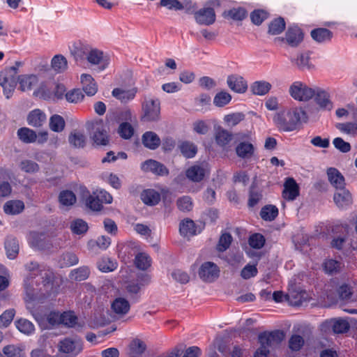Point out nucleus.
<instances>
[{"label":"nucleus","instance_id":"nucleus-25","mask_svg":"<svg viewBox=\"0 0 357 357\" xmlns=\"http://www.w3.org/2000/svg\"><path fill=\"white\" fill-rule=\"evenodd\" d=\"M327 175L328 181L335 188L341 189L344 187V178L337 169L333 167L328 168Z\"/></svg>","mask_w":357,"mask_h":357},{"label":"nucleus","instance_id":"nucleus-39","mask_svg":"<svg viewBox=\"0 0 357 357\" xmlns=\"http://www.w3.org/2000/svg\"><path fill=\"white\" fill-rule=\"evenodd\" d=\"M16 328L24 335H31L35 332V326L33 323L26 319H19L15 321Z\"/></svg>","mask_w":357,"mask_h":357},{"label":"nucleus","instance_id":"nucleus-20","mask_svg":"<svg viewBox=\"0 0 357 357\" xmlns=\"http://www.w3.org/2000/svg\"><path fill=\"white\" fill-rule=\"evenodd\" d=\"M27 123L33 127H41L47 121L46 114L39 109L31 111L27 116Z\"/></svg>","mask_w":357,"mask_h":357},{"label":"nucleus","instance_id":"nucleus-54","mask_svg":"<svg viewBox=\"0 0 357 357\" xmlns=\"http://www.w3.org/2000/svg\"><path fill=\"white\" fill-rule=\"evenodd\" d=\"M146 349V344L140 340H134L130 345V354L136 357L142 354Z\"/></svg>","mask_w":357,"mask_h":357},{"label":"nucleus","instance_id":"nucleus-37","mask_svg":"<svg viewBox=\"0 0 357 357\" xmlns=\"http://www.w3.org/2000/svg\"><path fill=\"white\" fill-rule=\"evenodd\" d=\"M24 208L23 202L20 200H10L3 206V211L6 214L16 215L21 213Z\"/></svg>","mask_w":357,"mask_h":357},{"label":"nucleus","instance_id":"nucleus-6","mask_svg":"<svg viewBox=\"0 0 357 357\" xmlns=\"http://www.w3.org/2000/svg\"><path fill=\"white\" fill-rule=\"evenodd\" d=\"M89 128L93 130L91 137L97 145H106L109 142L107 132L102 120L98 119L88 123Z\"/></svg>","mask_w":357,"mask_h":357},{"label":"nucleus","instance_id":"nucleus-1","mask_svg":"<svg viewBox=\"0 0 357 357\" xmlns=\"http://www.w3.org/2000/svg\"><path fill=\"white\" fill-rule=\"evenodd\" d=\"M306 119L305 111L302 107H294L275 114L273 121L280 130L291 132L296 130L301 121Z\"/></svg>","mask_w":357,"mask_h":357},{"label":"nucleus","instance_id":"nucleus-16","mask_svg":"<svg viewBox=\"0 0 357 357\" xmlns=\"http://www.w3.org/2000/svg\"><path fill=\"white\" fill-rule=\"evenodd\" d=\"M197 23L204 25H210L215 21V14L211 8H204L195 14Z\"/></svg>","mask_w":357,"mask_h":357},{"label":"nucleus","instance_id":"nucleus-47","mask_svg":"<svg viewBox=\"0 0 357 357\" xmlns=\"http://www.w3.org/2000/svg\"><path fill=\"white\" fill-rule=\"evenodd\" d=\"M59 199L62 206H70L76 202V196L72 191L63 190L59 194Z\"/></svg>","mask_w":357,"mask_h":357},{"label":"nucleus","instance_id":"nucleus-36","mask_svg":"<svg viewBox=\"0 0 357 357\" xmlns=\"http://www.w3.org/2000/svg\"><path fill=\"white\" fill-rule=\"evenodd\" d=\"M112 310L117 314H126L130 310V303L124 298H116L112 303Z\"/></svg>","mask_w":357,"mask_h":357},{"label":"nucleus","instance_id":"nucleus-24","mask_svg":"<svg viewBox=\"0 0 357 357\" xmlns=\"http://www.w3.org/2000/svg\"><path fill=\"white\" fill-rule=\"evenodd\" d=\"M136 93V88H116L112 91V96L122 102H127L132 100Z\"/></svg>","mask_w":357,"mask_h":357},{"label":"nucleus","instance_id":"nucleus-10","mask_svg":"<svg viewBox=\"0 0 357 357\" xmlns=\"http://www.w3.org/2000/svg\"><path fill=\"white\" fill-rule=\"evenodd\" d=\"M220 268L214 263L211 261L204 262L199 270V278L206 282H212L218 278Z\"/></svg>","mask_w":357,"mask_h":357},{"label":"nucleus","instance_id":"nucleus-9","mask_svg":"<svg viewBox=\"0 0 357 357\" xmlns=\"http://www.w3.org/2000/svg\"><path fill=\"white\" fill-rule=\"evenodd\" d=\"M144 115L142 120L144 121H156L160 118V107L158 100L150 99L143 105Z\"/></svg>","mask_w":357,"mask_h":357},{"label":"nucleus","instance_id":"nucleus-63","mask_svg":"<svg viewBox=\"0 0 357 357\" xmlns=\"http://www.w3.org/2000/svg\"><path fill=\"white\" fill-rule=\"evenodd\" d=\"M78 263L77 257L73 253H66L62 256L60 260L61 266H70Z\"/></svg>","mask_w":357,"mask_h":357},{"label":"nucleus","instance_id":"nucleus-21","mask_svg":"<svg viewBox=\"0 0 357 357\" xmlns=\"http://www.w3.org/2000/svg\"><path fill=\"white\" fill-rule=\"evenodd\" d=\"M339 190L334 194V202L339 208H347L352 204L351 195L344 188Z\"/></svg>","mask_w":357,"mask_h":357},{"label":"nucleus","instance_id":"nucleus-2","mask_svg":"<svg viewBox=\"0 0 357 357\" xmlns=\"http://www.w3.org/2000/svg\"><path fill=\"white\" fill-rule=\"evenodd\" d=\"M284 339V333L276 331L271 333H263L259 335V342L261 344L255 354V357H267L269 347L279 344Z\"/></svg>","mask_w":357,"mask_h":357},{"label":"nucleus","instance_id":"nucleus-34","mask_svg":"<svg viewBox=\"0 0 357 357\" xmlns=\"http://www.w3.org/2000/svg\"><path fill=\"white\" fill-rule=\"evenodd\" d=\"M255 151L254 146L247 142H240L236 147V153L239 158H250Z\"/></svg>","mask_w":357,"mask_h":357},{"label":"nucleus","instance_id":"nucleus-17","mask_svg":"<svg viewBox=\"0 0 357 357\" xmlns=\"http://www.w3.org/2000/svg\"><path fill=\"white\" fill-rule=\"evenodd\" d=\"M227 85L234 92L243 93L248 89L247 82L241 76L232 75L227 77Z\"/></svg>","mask_w":357,"mask_h":357},{"label":"nucleus","instance_id":"nucleus-38","mask_svg":"<svg viewBox=\"0 0 357 357\" xmlns=\"http://www.w3.org/2000/svg\"><path fill=\"white\" fill-rule=\"evenodd\" d=\"M52 68L58 73L64 72L68 68L66 58L61 54L55 55L51 61Z\"/></svg>","mask_w":357,"mask_h":357},{"label":"nucleus","instance_id":"nucleus-18","mask_svg":"<svg viewBox=\"0 0 357 357\" xmlns=\"http://www.w3.org/2000/svg\"><path fill=\"white\" fill-rule=\"evenodd\" d=\"M215 142L218 146L225 149L232 140V134L228 130L218 127L214 134Z\"/></svg>","mask_w":357,"mask_h":357},{"label":"nucleus","instance_id":"nucleus-29","mask_svg":"<svg viewBox=\"0 0 357 357\" xmlns=\"http://www.w3.org/2000/svg\"><path fill=\"white\" fill-rule=\"evenodd\" d=\"M201 228L197 229L195 222L191 220H184L180 223L179 231L183 236H190L196 235L201 231Z\"/></svg>","mask_w":357,"mask_h":357},{"label":"nucleus","instance_id":"nucleus-43","mask_svg":"<svg viewBox=\"0 0 357 357\" xmlns=\"http://www.w3.org/2000/svg\"><path fill=\"white\" fill-rule=\"evenodd\" d=\"M17 136L24 143H33L36 142V133L28 128H22L17 130Z\"/></svg>","mask_w":357,"mask_h":357},{"label":"nucleus","instance_id":"nucleus-61","mask_svg":"<svg viewBox=\"0 0 357 357\" xmlns=\"http://www.w3.org/2000/svg\"><path fill=\"white\" fill-rule=\"evenodd\" d=\"M102 178L115 189H119L121 186V181L116 174L105 172L102 174Z\"/></svg>","mask_w":357,"mask_h":357},{"label":"nucleus","instance_id":"nucleus-19","mask_svg":"<svg viewBox=\"0 0 357 357\" xmlns=\"http://www.w3.org/2000/svg\"><path fill=\"white\" fill-rule=\"evenodd\" d=\"M90 47L88 45L82 42H75L70 47L71 55L76 61H82L85 57L87 58Z\"/></svg>","mask_w":357,"mask_h":357},{"label":"nucleus","instance_id":"nucleus-50","mask_svg":"<svg viewBox=\"0 0 357 357\" xmlns=\"http://www.w3.org/2000/svg\"><path fill=\"white\" fill-rule=\"evenodd\" d=\"M3 354H0V357H25L22 349L15 345H8L3 348Z\"/></svg>","mask_w":357,"mask_h":357},{"label":"nucleus","instance_id":"nucleus-13","mask_svg":"<svg viewBox=\"0 0 357 357\" xmlns=\"http://www.w3.org/2000/svg\"><path fill=\"white\" fill-rule=\"evenodd\" d=\"M206 167V164L204 163L191 166L186 170L187 178L193 182L201 181L207 172Z\"/></svg>","mask_w":357,"mask_h":357},{"label":"nucleus","instance_id":"nucleus-41","mask_svg":"<svg viewBox=\"0 0 357 357\" xmlns=\"http://www.w3.org/2000/svg\"><path fill=\"white\" fill-rule=\"evenodd\" d=\"M245 119V114L242 112H234L225 115L223 118L225 124L232 128L239 124Z\"/></svg>","mask_w":357,"mask_h":357},{"label":"nucleus","instance_id":"nucleus-28","mask_svg":"<svg viewBox=\"0 0 357 357\" xmlns=\"http://www.w3.org/2000/svg\"><path fill=\"white\" fill-rule=\"evenodd\" d=\"M310 35L314 40L319 43L329 42L333 38V33L325 28H318L313 29Z\"/></svg>","mask_w":357,"mask_h":357},{"label":"nucleus","instance_id":"nucleus-52","mask_svg":"<svg viewBox=\"0 0 357 357\" xmlns=\"http://www.w3.org/2000/svg\"><path fill=\"white\" fill-rule=\"evenodd\" d=\"M324 269L328 274H334L342 268V263L337 260L328 259L323 264Z\"/></svg>","mask_w":357,"mask_h":357},{"label":"nucleus","instance_id":"nucleus-7","mask_svg":"<svg viewBox=\"0 0 357 357\" xmlns=\"http://www.w3.org/2000/svg\"><path fill=\"white\" fill-rule=\"evenodd\" d=\"M86 59L91 65L96 66L100 71L106 69L110 63L109 56L97 49H90Z\"/></svg>","mask_w":357,"mask_h":357},{"label":"nucleus","instance_id":"nucleus-44","mask_svg":"<svg viewBox=\"0 0 357 357\" xmlns=\"http://www.w3.org/2000/svg\"><path fill=\"white\" fill-rule=\"evenodd\" d=\"M98 268L102 272H111L117 268V263L115 260L104 257L98 261Z\"/></svg>","mask_w":357,"mask_h":357},{"label":"nucleus","instance_id":"nucleus-51","mask_svg":"<svg viewBox=\"0 0 357 357\" xmlns=\"http://www.w3.org/2000/svg\"><path fill=\"white\" fill-rule=\"evenodd\" d=\"M50 128L52 131L61 132L65 128V121L62 116L54 114L50 119Z\"/></svg>","mask_w":357,"mask_h":357},{"label":"nucleus","instance_id":"nucleus-31","mask_svg":"<svg viewBox=\"0 0 357 357\" xmlns=\"http://www.w3.org/2000/svg\"><path fill=\"white\" fill-rule=\"evenodd\" d=\"M142 142L146 147L154 150L160 146V139L156 133L148 131L143 135Z\"/></svg>","mask_w":357,"mask_h":357},{"label":"nucleus","instance_id":"nucleus-3","mask_svg":"<svg viewBox=\"0 0 357 357\" xmlns=\"http://www.w3.org/2000/svg\"><path fill=\"white\" fill-rule=\"evenodd\" d=\"M313 89L305 82L297 80L289 85L288 93L296 101L308 102L312 99Z\"/></svg>","mask_w":357,"mask_h":357},{"label":"nucleus","instance_id":"nucleus-11","mask_svg":"<svg viewBox=\"0 0 357 357\" xmlns=\"http://www.w3.org/2000/svg\"><path fill=\"white\" fill-rule=\"evenodd\" d=\"M312 93V99L320 109L324 110H331L333 109V104L327 91L319 87H314Z\"/></svg>","mask_w":357,"mask_h":357},{"label":"nucleus","instance_id":"nucleus-12","mask_svg":"<svg viewBox=\"0 0 357 357\" xmlns=\"http://www.w3.org/2000/svg\"><path fill=\"white\" fill-rule=\"evenodd\" d=\"M79 190L82 200L88 208L93 211H98L102 209V205L95 191L91 194L84 186H80Z\"/></svg>","mask_w":357,"mask_h":357},{"label":"nucleus","instance_id":"nucleus-48","mask_svg":"<svg viewBox=\"0 0 357 357\" xmlns=\"http://www.w3.org/2000/svg\"><path fill=\"white\" fill-rule=\"evenodd\" d=\"M336 128L342 132L352 137L357 136V123L354 122L340 123Z\"/></svg>","mask_w":357,"mask_h":357},{"label":"nucleus","instance_id":"nucleus-35","mask_svg":"<svg viewBox=\"0 0 357 357\" xmlns=\"http://www.w3.org/2000/svg\"><path fill=\"white\" fill-rule=\"evenodd\" d=\"M5 249L8 258L14 259L19 252V244L15 238L8 237L5 242Z\"/></svg>","mask_w":357,"mask_h":357},{"label":"nucleus","instance_id":"nucleus-26","mask_svg":"<svg viewBox=\"0 0 357 357\" xmlns=\"http://www.w3.org/2000/svg\"><path fill=\"white\" fill-rule=\"evenodd\" d=\"M272 85L264 80L255 81L250 86V91L256 96H265L271 89Z\"/></svg>","mask_w":357,"mask_h":357},{"label":"nucleus","instance_id":"nucleus-62","mask_svg":"<svg viewBox=\"0 0 357 357\" xmlns=\"http://www.w3.org/2000/svg\"><path fill=\"white\" fill-rule=\"evenodd\" d=\"M264 243L265 238L260 234H254L249 238V244L253 248L260 249L264 246Z\"/></svg>","mask_w":357,"mask_h":357},{"label":"nucleus","instance_id":"nucleus-56","mask_svg":"<svg viewBox=\"0 0 357 357\" xmlns=\"http://www.w3.org/2000/svg\"><path fill=\"white\" fill-rule=\"evenodd\" d=\"M69 142L75 147H83L86 142V137L82 133L75 132L69 136Z\"/></svg>","mask_w":357,"mask_h":357},{"label":"nucleus","instance_id":"nucleus-23","mask_svg":"<svg viewBox=\"0 0 357 357\" xmlns=\"http://www.w3.org/2000/svg\"><path fill=\"white\" fill-rule=\"evenodd\" d=\"M20 89L22 91L33 89L38 84V78L35 75H22L18 77Z\"/></svg>","mask_w":357,"mask_h":357},{"label":"nucleus","instance_id":"nucleus-27","mask_svg":"<svg viewBox=\"0 0 357 357\" xmlns=\"http://www.w3.org/2000/svg\"><path fill=\"white\" fill-rule=\"evenodd\" d=\"M303 38L302 31L298 26L290 27L286 33V40L291 46H297Z\"/></svg>","mask_w":357,"mask_h":357},{"label":"nucleus","instance_id":"nucleus-32","mask_svg":"<svg viewBox=\"0 0 357 357\" xmlns=\"http://www.w3.org/2000/svg\"><path fill=\"white\" fill-rule=\"evenodd\" d=\"M141 199L145 204L154 206L159 203L160 195L154 190L148 189L142 192Z\"/></svg>","mask_w":357,"mask_h":357},{"label":"nucleus","instance_id":"nucleus-55","mask_svg":"<svg viewBox=\"0 0 357 357\" xmlns=\"http://www.w3.org/2000/svg\"><path fill=\"white\" fill-rule=\"evenodd\" d=\"M89 273V268L83 266L72 271L70 278L75 280L82 281L88 278Z\"/></svg>","mask_w":357,"mask_h":357},{"label":"nucleus","instance_id":"nucleus-15","mask_svg":"<svg viewBox=\"0 0 357 357\" xmlns=\"http://www.w3.org/2000/svg\"><path fill=\"white\" fill-rule=\"evenodd\" d=\"M142 169L144 172H151L159 176L167 175L169 173L167 167L154 160H148L142 164Z\"/></svg>","mask_w":357,"mask_h":357},{"label":"nucleus","instance_id":"nucleus-53","mask_svg":"<svg viewBox=\"0 0 357 357\" xmlns=\"http://www.w3.org/2000/svg\"><path fill=\"white\" fill-rule=\"evenodd\" d=\"M231 100V96L229 93L221 91L215 96L213 98V104L216 107H222L229 104Z\"/></svg>","mask_w":357,"mask_h":357},{"label":"nucleus","instance_id":"nucleus-60","mask_svg":"<svg viewBox=\"0 0 357 357\" xmlns=\"http://www.w3.org/2000/svg\"><path fill=\"white\" fill-rule=\"evenodd\" d=\"M331 245L337 250H343L347 252L350 250V243L346 237L335 238L331 242Z\"/></svg>","mask_w":357,"mask_h":357},{"label":"nucleus","instance_id":"nucleus-33","mask_svg":"<svg viewBox=\"0 0 357 357\" xmlns=\"http://www.w3.org/2000/svg\"><path fill=\"white\" fill-rule=\"evenodd\" d=\"M30 246L33 248L43 249L45 248V236L43 234L31 231L27 236Z\"/></svg>","mask_w":357,"mask_h":357},{"label":"nucleus","instance_id":"nucleus-30","mask_svg":"<svg viewBox=\"0 0 357 357\" xmlns=\"http://www.w3.org/2000/svg\"><path fill=\"white\" fill-rule=\"evenodd\" d=\"M134 264L138 269L147 271L151 266L152 259L146 252H140L135 255Z\"/></svg>","mask_w":357,"mask_h":357},{"label":"nucleus","instance_id":"nucleus-64","mask_svg":"<svg viewBox=\"0 0 357 357\" xmlns=\"http://www.w3.org/2000/svg\"><path fill=\"white\" fill-rule=\"evenodd\" d=\"M177 206L182 211H190L192 208V202L190 197L183 196L177 200Z\"/></svg>","mask_w":357,"mask_h":357},{"label":"nucleus","instance_id":"nucleus-59","mask_svg":"<svg viewBox=\"0 0 357 357\" xmlns=\"http://www.w3.org/2000/svg\"><path fill=\"white\" fill-rule=\"evenodd\" d=\"M285 28V23L282 18L273 20L269 25V33L273 35L280 34Z\"/></svg>","mask_w":357,"mask_h":357},{"label":"nucleus","instance_id":"nucleus-46","mask_svg":"<svg viewBox=\"0 0 357 357\" xmlns=\"http://www.w3.org/2000/svg\"><path fill=\"white\" fill-rule=\"evenodd\" d=\"M111 244V239L106 236H101L98 238L96 241L91 240L88 242V248L89 250H93L96 246H98L101 250H106Z\"/></svg>","mask_w":357,"mask_h":357},{"label":"nucleus","instance_id":"nucleus-8","mask_svg":"<svg viewBox=\"0 0 357 357\" xmlns=\"http://www.w3.org/2000/svg\"><path fill=\"white\" fill-rule=\"evenodd\" d=\"M15 68L8 72L0 73V85L3 87L4 95L9 98L15 91L17 80L15 76Z\"/></svg>","mask_w":357,"mask_h":357},{"label":"nucleus","instance_id":"nucleus-22","mask_svg":"<svg viewBox=\"0 0 357 357\" xmlns=\"http://www.w3.org/2000/svg\"><path fill=\"white\" fill-rule=\"evenodd\" d=\"M80 81L84 91L89 96H94L98 91V86L92 76L89 74H82Z\"/></svg>","mask_w":357,"mask_h":357},{"label":"nucleus","instance_id":"nucleus-45","mask_svg":"<svg viewBox=\"0 0 357 357\" xmlns=\"http://www.w3.org/2000/svg\"><path fill=\"white\" fill-rule=\"evenodd\" d=\"M278 215V209L273 205H267L260 211L261 218L266 221L273 220Z\"/></svg>","mask_w":357,"mask_h":357},{"label":"nucleus","instance_id":"nucleus-4","mask_svg":"<svg viewBox=\"0 0 357 357\" xmlns=\"http://www.w3.org/2000/svg\"><path fill=\"white\" fill-rule=\"evenodd\" d=\"M58 349L59 352L67 354L69 357H75L82 351L83 343L77 336L68 337L59 342Z\"/></svg>","mask_w":357,"mask_h":357},{"label":"nucleus","instance_id":"nucleus-14","mask_svg":"<svg viewBox=\"0 0 357 357\" xmlns=\"http://www.w3.org/2000/svg\"><path fill=\"white\" fill-rule=\"evenodd\" d=\"M299 195V187L292 178H287L284 184L282 197L288 201L294 200Z\"/></svg>","mask_w":357,"mask_h":357},{"label":"nucleus","instance_id":"nucleus-5","mask_svg":"<svg viewBox=\"0 0 357 357\" xmlns=\"http://www.w3.org/2000/svg\"><path fill=\"white\" fill-rule=\"evenodd\" d=\"M26 269L29 271V275L24 280V289L26 294L25 301L27 303V308H29V302L35 298V289L33 282V278L40 275V278H43L41 271L38 269V265L36 263L31 262L26 265Z\"/></svg>","mask_w":357,"mask_h":357},{"label":"nucleus","instance_id":"nucleus-49","mask_svg":"<svg viewBox=\"0 0 357 357\" xmlns=\"http://www.w3.org/2000/svg\"><path fill=\"white\" fill-rule=\"evenodd\" d=\"M89 229L87 223L82 219H76L71 222L70 229L75 234H83Z\"/></svg>","mask_w":357,"mask_h":357},{"label":"nucleus","instance_id":"nucleus-57","mask_svg":"<svg viewBox=\"0 0 357 357\" xmlns=\"http://www.w3.org/2000/svg\"><path fill=\"white\" fill-rule=\"evenodd\" d=\"M258 273L257 264H248L245 266L241 271V276L244 280H248L255 277Z\"/></svg>","mask_w":357,"mask_h":357},{"label":"nucleus","instance_id":"nucleus-42","mask_svg":"<svg viewBox=\"0 0 357 357\" xmlns=\"http://www.w3.org/2000/svg\"><path fill=\"white\" fill-rule=\"evenodd\" d=\"M295 64L300 69H314V65L310 62V54L308 52H304L298 54L295 59Z\"/></svg>","mask_w":357,"mask_h":357},{"label":"nucleus","instance_id":"nucleus-58","mask_svg":"<svg viewBox=\"0 0 357 357\" xmlns=\"http://www.w3.org/2000/svg\"><path fill=\"white\" fill-rule=\"evenodd\" d=\"M77 322V317L73 312H64L61 314V324L68 327H75Z\"/></svg>","mask_w":357,"mask_h":357},{"label":"nucleus","instance_id":"nucleus-40","mask_svg":"<svg viewBox=\"0 0 357 357\" xmlns=\"http://www.w3.org/2000/svg\"><path fill=\"white\" fill-rule=\"evenodd\" d=\"M178 147L183 155L187 158H194L197 152V146L190 142H183Z\"/></svg>","mask_w":357,"mask_h":357}]
</instances>
